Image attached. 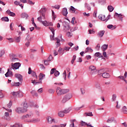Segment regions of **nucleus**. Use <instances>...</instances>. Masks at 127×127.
<instances>
[{"instance_id":"obj_41","label":"nucleus","mask_w":127,"mask_h":127,"mask_svg":"<svg viewBox=\"0 0 127 127\" xmlns=\"http://www.w3.org/2000/svg\"><path fill=\"white\" fill-rule=\"evenodd\" d=\"M107 28H109V29H111V28H113V29H115L116 27L114 26L113 25H108L107 26Z\"/></svg>"},{"instance_id":"obj_16","label":"nucleus","mask_w":127,"mask_h":127,"mask_svg":"<svg viewBox=\"0 0 127 127\" xmlns=\"http://www.w3.org/2000/svg\"><path fill=\"white\" fill-rule=\"evenodd\" d=\"M4 119L6 121H9L10 120V117H9V113L8 112H5Z\"/></svg>"},{"instance_id":"obj_24","label":"nucleus","mask_w":127,"mask_h":127,"mask_svg":"<svg viewBox=\"0 0 127 127\" xmlns=\"http://www.w3.org/2000/svg\"><path fill=\"white\" fill-rule=\"evenodd\" d=\"M113 122H115V118L114 117L109 118L107 120V123L110 124V123H113Z\"/></svg>"},{"instance_id":"obj_50","label":"nucleus","mask_w":127,"mask_h":127,"mask_svg":"<svg viewBox=\"0 0 127 127\" xmlns=\"http://www.w3.org/2000/svg\"><path fill=\"white\" fill-rule=\"evenodd\" d=\"M85 7L88 9V10H91V7L90 6V5L88 3L85 4Z\"/></svg>"},{"instance_id":"obj_38","label":"nucleus","mask_w":127,"mask_h":127,"mask_svg":"<svg viewBox=\"0 0 127 127\" xmlns=\"http://www.w3.org/2000/svg\"><path fill=\"white\" fill-rule=\"evenodd\" d=\"M95 86L96 88H97V89H99V88L102 87H101V84L99 82L96 83L95 84Z\"/></svg>"},{"instance_id":"obj_59","label":"nucleus","mask_w":127,"mask_h":127,"mask_svg":"<svg viewBox=\"0 0 127 127\" xmlns=\"http://www.w3.org/2000/svg\"><path fill=\"white\" fill-rule=\"evenodd\" d=\"M87 125H88V124H87L85 122H84L83 121H81V126H82L83 127H85V126H86V127H87Z\"/></svg>"},{"instance_id":"obj_29","label":"nucleus","mask_w":127,"mask_h":127,"mask_svg":"<svg viewBox=\"0 0 127 127\" xmlns=\"http://www.w3.org/2000/svg\"><path fill=\"white\" fill-rule=\"evenodd\" d=\"M56 40H57L56 43L57 44V47H59L60 46L61 44H60V40L58 39V38H56Z\"/></svg>"},{"instance_id":"obj_34","label":"nucleus","mask_w":127,"mask_h":127,"mask_svg":"<svg viewBox=\"0 0 127 127\" xmlns=\"http://www.w3.org/2000/svg\"><path fill=\"white\" fill-rule=\"evenodd\" d=\"M122 111L124 114H127V108L126 106H124L122 108Z\"/></svg>"},{"instance_id":"obj_62","label":"nucleus","mask_w":127,"mask_h":127,"mask_svg":"<svg viewBox=\"0 0 127 127\" xmlns=\"http://www.w3.org/2000/svg\"><path fill=\"white\" fill-rule=\"evenodd\" d=\"M88 32H89V34H92L95 33V31H94L93 29V30H89Z\"/></svg>"},{"instance_id":"obj_22","label":"nucleus","mask_w":127,"mask_h":127,"mask_svg":"<svg viewBox=\"0 0 127 127\" xmlns=\"http://www.w3.org/2000/svg\"><path fill=\"white\" fill-rule=\"evenodd\" d=\"M65 126H67V124L66 123L64 124H61L60 125H53L52 127H65Z\"/></svg>"},{"instance_id":"obj_37","label":"nucleus","mask_w":127,"mask_h":127,"mask_svg":"<svg viewBox=\"0 0 127 127\" xmlns=\"http://www.w3.org/2000/svg\"><path fill=\"white\" fill-rule=\"evenodd\" d=\"M20 39H21L20 36L15 38V42H16L17 43L20 42Z\"/></svg>"},{"instance_id":"obj_13","label":"nucleus","mask_w":127,"mask_h":127,"mask_svg":"<svg viewBox=\"0 0 127 127\" xmlns=\"http://www.w3.org/2000/svg\"><path fill=\"white\" fill-rule=\"evenodd\" d=\"M47 119L49 124H52V123H54V124H56V123H57L56 121H55V119H52L51 117H48Z\"/></svg>"},{"instance_id":"obj_46","label":"nucleus","mask_w":127,"mask_h":127,"mask_svg":"<svg viewBox=\"0 0 127 127\" xmlns=\"http://www.w3.org/2000/svg\"><path fill=\"white\" fill-rule=\"evenodd\" d=\"M63 77L64 80H66V78L67 77V73H66V70H64L63 73Z\"/></svg>"},{"instance_id":"obj_15","label":"nucleus","mask_w":127,"mask_h":127,"mask_svg":"<svg viewBox=\"0 0 127 127\" xmlns=\"http://www.w3.org/2000/svg\"><path fill=\"white\" fill-rule=\"evenodd\" d=\"M5 77H9L12 76V72H11V68H9L7 69V72L5 74Z\"/></svg>"},{"instance_id":"obj_4","label":"nucleus","mask_w":127,"mask_h":127,"mask_svg":"<svg viewBox=\"0 0 127 127\" xmlns=\"http://www.w3.org/2000/svg\"><path fill=\"white\" fill-rule=\"evenodd\" d=\"M71 98H72V95H71L70 94H67L64 95L63 97V99L61 101L62 104H65V103H66V102H67V101H69V100H70Z\"/></svg>"},{"instance_id":"obj_21","label":"nucleus","mask_w":127,"mask_h":127,"mask_svg":"<svg viewBox=\"0 0 127 127\" xmlns=\"http://www.w3.org/2000/svg\"><path fill=\"white\" fill-rule=\"evenodd\" d=\"M63 14L64 16H66L67 14H68V11H67V8H64L63 9Z\"/></svg>"},{"instance_id":"obj_57","label":"nucleus","mask_w":127,"mask_h":127,"mask_svg":"<svg viewBox=\"0 0 127 127\" xmlns=\"http://www.w3.org/2000/svg\"><path fill=\"white\" fill-rule=\"evenodd\" d=\"M118 78H120L121 79V80H124V81H125V83H126V84L127 83V81L125 79V77L124 76H119Z\"/></svg>"},{"instance_id":"obj_48","label":"nucleus","mask_w":127,"mask_h":127,"mask_svg":"<svg viewBox=\"0 0 127 127\" xmlns=\"http://www.w3.org/2000/svg\"><path fill=\"white\" fill-rule=\"evenodd\" d=\"M70 48H70V47H65L63 49V51H69V50H70Z\"/></svg>"},{"instance_id":"obj_55","label":"nucleus","mask_w":127,"mask_h":127,"mask_svg":"<svg viewBox=\"0 0 127 127\" xmlns=\"http://www.w3.org/2000/svg\"><path fill=\"white\" fill-rule=\"evenodd\" d=\"M55 70H56V69L55 68H53L51 70V71H50L51 75H52V74H54V73H55V72H56Z\"/></svg>"},{"instance_id":"obj_27","label":"nucleus","mask_w":127,"mask_h":127,"mask_svg":"<svg viewBox=\"0 0 127 127\" xmlns=\"http://www.w3.org/2000/svg\"><path fill=\"white\" fill-rule=\"evenodd\" d=\"M45 77V74H43L42 73H40L39 75V80H43V78Z\"/></svg>"},{"instance_id":"obj_51","label":"nucleus","mask_w":127,"mask_h":127,"mask_svg":"<svg viewBox=\"0 0 127 127\" xmlns=\"http://www.w3.org/2000/svg\"><path fill=\"white\" fill-rule=\"evenodd\" d=\"M32 76L33 77H35V78H36V79H37V75H36V73H35V72H34V71L32 72Z\"/></svg>"},{"instance_id":"obj_8","label":"nucleus","mask_w":127,"mask_h":127,"mask_svg":"<svg viewBox=\"0 0 127 127\" xmlns=\"http://www.w3.org/2000/svg\"><path fill=\"white\" fill-rule=\"evenodd\" d=\"M10 61L11 62H15V61H17L18 59L16 58V55H14V54H10L9 55Z\"/></svg>"},{"instance_id":"obj_18","label":"nucleus","mask_w":127,"mask_h":127,"mask_svg":"<svg viewBox=\"0 0 127 127\" xmlns=\"http://www.w3.org/2000/svg\"><path fill=\"white\" fill-rule=\"evenodd\" d=\"M21 17L22 18H24L25 19H27V17H28V14L26 13H22L21 14Z\"/></svg>"},{"instance_id":"obj_1","label":"nucleus","mask_w":127,"mask_h":127,"mask_svg":"<svg viewBox=\"0 0 127 127\" xmlns=\"http://www.w3.org/2000/svg\"><path fill=\"white\" fill-rule=\"evenodd\" d=\"M27 108H28L27 103L24 102L21 105L20 107H17L16 108L15 112L18 114H22L23 113H25V112H27Z\"/></svg>"},{"instance_id":"obj_2","label":"nucleus","mask_w":127,"mask_h":127,"mask_svg":"<svg viewBox=\"0 0 127 127\" xmlns=\"http://www.w3.org/2000/svg\"><path fill=\"white\" fill-rule=\"evenodd\" d=\"M69 89H62L60 87H57L56 93L58 96H62V95H64V94H67L68 93Z\"/></svg>"},{"instance_id":"obj_43","label":"nucleus","mask_w":127,"mask_h":127,"mask_svg":"<svg viewBox=\"0 0 127 127\" xmlns=\"http://www.w3.org/2000/svg\"><path fill=\"white\" fill-rule=\"evenodd\" d=\"M98 93H99V94H103L104 93V90L102 87L98 88Z\"/></svg>"},{"instance_id":"obj_39","label":"nucleus","mask_w":127,"mask_h":127,"mask_svg":"<svg viewBox=\"0 0 127 127\" xmlns=\"http://www.w3.org/2000/svg\"><path fill=\"white\" fill-rule=\"evenodd\" d=\"M108 10H109L110 11V12H112V11H113V10H114V7H113L111 5L108 6Z\"/></svg>"},{"instance_id":"obj_61","label":"nucleus","mask_w":127,"mask_h":127,"mask_svg":"<svg viewBox=\"0 0 127 127\" xmlns=\"http://www.w3.org/2000/svg\"><path fill=\"white\" fill-rule=\"evenodd\" d=\"M54 8H56V9H59L60 8V5H56L54 6H53Z\"/></svg>"},{"instance_id":"obj_30","label":"nucleus","mask_w":127,"mask_h":127,"mask_svg":"<svg viewBox=\"0 0 127 127\" xmlns=\"http://www.w3.org/2000/svg\"><path fill=\"white\" fill-rule=\"evenodd\" d=\"M84 116L85 117H93V114L92 113V112H90L89 113H85L84 114Z\"/></svg>"},{"instance_id":"obj_12","label":"nucleus","mask_w":127,"mask_h":127,"mask_svg":"<svg viewBox=\"0 0 127 127\" xmlns=\"http://www.w3.org/2000/svg\"><path fill=\"white\" fill-rule=\"evenodd\" d=\"M33 117V114L32 113L27 114L26 116H24L22 117V120H24V119H31Z\"/></svg>"},{"instance_id":"obj_52","label":"nucleus","mask_w":127,"mask_h":127,"mask_svg":"<svg viewBox=\"0 0 127 127\" xmlns=\"http://www.w3.org/2000/svg\"><path fill=\"white\" fill-rule=\"evenodd\" d=\"M40 120L37 119H33L32 120H31V122L32 123H36L37 122H39Z\"/></svg>"},{"instance_id":"obj_3","label":"nucleus","mask_w":127,"mask_h":127,"mask_svg":"<svg viewBox=\"0 0 127 127\" xmlns=\"http://www.w3.org/2000/svg\"><path fill=\"white\" fill-rule=\"evenodd\" d=\"M99 73H101L103 78H105L106 79H108L110 78V77H111V75H110V73L107 72V68H103V69H100L99 71Z\"/></svg>"},{"instance_id":"obj_7","label":"nucleus","mask_w":127,"mask_h":127,"mask_svg":"<svg viewBox=\"0 0 127 127\" xmlns=\"http://www.w3.org/2000/svg\"><path fill=\"white\" fill-rule=\"evenodd\" d=\"M40 15L42 16L43 19H45V15L46 14V8H42L40 10Z\"/></svg>"},{"instance_id":"obj_9","label":"nucleus","mask_w":127,"mask_h":127,"mask_svg":"<svg viewBox=\"0 0 127 127\" xmlns=\"http://www.w3.org/2000/svg\"><path fill=\"white\" fill-rule=\"evenodd\" d=\"M11 95L13 96V97H16L18 95H19V97H23V94L20 91H17V92H13L11 93Z\"/></svg>"},{"instance_id":"obj_54","label":"nucleus","mask_w":127,"mask_h":127,"mask_svg":"<svg viewBox=\"0 0 127 127\" xmlns=\"http://www.w3.org/2000/svg\"><path fill=\"white\" fill-rule=\"evenodd\" d=\"M70 9L72 11V12H75L76 11V9L73 7V6H71L70 7Z\"/></svg>"},{"instance_id":"obj_60","label":"nucleus","mask_w":127,"mask_h":127,"mask_svg":"<svg viewBox=\"0 0 127 127\" xmlns=\"http://www.w3.org/2000/svg\"><path fill=\"white\" fill-rule=\"evenodd\" d=\"M52 59H53V57H52V55H50V56L48 57V61L50 62L51 61V60H52Z\"/></svg>"},{"instance_id":"obj_14","label":"nucleus","mask_w":127,"mask_h":127,"mask_svg":"<svg viewBox=\"0 0 127 127\" xmlns=\"http://www.w3.org/2000/svg\"><path fill=\"white\" fill-rule=\"evenodd\" d=\"M15 77L18 79L20 82H21V81L23 80V78H22V75L19 73L15 74Z\"/></svg>"},{"instance_id":"obj_33","label":"nucleus","mask_w":127,"mask_h":127,"mask_svg":"<svg viewBox=\"0 0 127 127\" xmlns=\"http://www.w3.org/2000/svg\"><path fill=\"white\" fill-rule=\"evenodd\" d=\"M11 106H12V101L10 100L9 103L7 104V107L10 109V108H11Z\"/></svg>"},{"instance_id":"obj_20","label":"nucleus","mask_w":127,"mask_h":127,"mask_svg":"<svg viewBox=\"0 0 127 127\" xmlns=\"http://www.w3.org/2000/svg\"><path fill=\"white\" fill-rule=\"evenodd\" d=\"M93 49L90 47H87L86 48L84 53H88V52H93Z\"/></svg>"},{"instance_id":"obj_40","label":"nucleus","mask_w":127,"mask_h":127,"mask_svg":"<svg viewBox=\"0 0 127 127\" xmlns=\"http://www.w3.org/2000/svg\"><path fill=\"white\" fill-rule=\"evenodd\" d=\"M70 122L72 124H71L70 125H69V127H74V122H76V120H70Z\"/></svg>"},{"instance_id":"obj_5","label":"nucleus","mask_w":127,"mask_h":127,"mask_svg":"<svg viewBox=\"0 0 127 127\" xmlns=\"http://www.w3.org/2000/svg\"><path fill=\"white\" fill-rule=\"evenodd\" d=\"M21 66V64L20 63H11V66H10V68H11V69H13V70H17V69H19V67Z\"/></svg>"},{"instance_id":"obj_19","label":"nucleus","mask_w":127,"mask_h":127,"mask_svg":"<svg viewBox=\"0 0 127 127\" xmlns=\"http://www.w3.org/2000/svg\"><path fill=\"white\" fill-rule=\"evenodd\" d=\"M109 47L108 45L104 44L101 47V49L103 51H106L107 49H108V47Z\"/></svg>"},{"instance_id":"obj_6","label":"nucleus","mask_w":127,"mask_h":127,"mask_svg":"<svg viewBox=\"0 0 127 127\" xmlns=\"http://www.w3.org/2000/svg\"><path fill=\"white\" fill-rule=\"evenodd\" d=\"M98 17L100 20H102L103 21H107L110 19V18H111V15H108L107 18H106V16L104 15H100Z\"/></svg>"},{"instance_id":"obj_36","label":"nucleus","mask_w":127,"mask_h":127,"mask_svg":"<svg viewBox=\"0 0 127 127\" xmlns=\"http://www.w3.org/2000/svg\"><path fill=\"white\" fill-rule=\"evenodd\" d=\"M115 16H118L119 18H123V15L122 14H118L117 12L115 13Z\"/></svg>"},{"instance_id":"obj_11","label":"nucleus","mask_w":127,"mask_h":127,"mask_svg":"<svg viewBox=\"0 0 127 127\" xmlns=\"http://www.w3.org/2000/svg\"><path fill=\"white\" fill-rule=\"evenodd\" d=\"M49 28L53 33V36H50L51 40H54V36L55 35L54 28L52 27H49Z\"/></svg>"},{"instance_id":"obj_10","label":"nucleus","mask_w":127,"mask_h":127,"mask_svg":"<svg viewBox=\"0 0 127 127\" xmlns=\"http://www.w3.org/2000/svg\"><path fill=\"white\" fill-rule=\"evenodd\" d=\"M89 71H90L91 74H94L95 72H96L97 69L96 68V66L94 65H90L89 67Z\"/></svg>"},{"instance_id":"obj_32","label":"nucleus","mask_w":127,"mask_h":127,"mask_svg":"<svg viewBox=\"0 0 127 127\" xmlns=\"http://www.w3.org/2000/svg\"><path fill=\"white\" fill-rule=\"evenodd\" d=\"M5 53V51L4 50H2L0 51V57H2L3 55H4V54Z\"/></svg>"},{"instance_id":"obj_31","label":"nucleus","mask_w":127,"mask_h":127,"mask_svg":"<svg viewBox=\"0 0 127 127\" xmlns=\"http://www.w3.org/2000/svg\"><path fill=\"white\" fill-rule=\"evenodd\" d=\"M31 94H32L33 96H35L36 97H37L38 96V94H37V93H36V91H35V90H32V91H31Z\"/></svg>"},{"instance_id":"obj_42","label":"nucleus","mask_w":127,"mask_h":127,"mask_svg":"<svg viewBox=\"0 0 127 127\" xmlns=\"http://www.w3.org/2000/svg\"><path fill=\"white\" fill-rule=\"evenodd\" d=\"M42 19H43V17L41 15H40V16L37 18L38 21H39L40 22H42L43 21Z\"/></svg>"},{"instance_id":"obj_58","label":"nucleus","mask_w":127,"mask_h":127,"mask_svg":"<svg viewBox=\"0 0 127 127\" xmlns=\"http://www.w3.org/2000/svg\"><path fill=\"white\" fill-rule=\"evenodd\" d=\"M60 74V73L58 70H56V71L55 72V76H56V77L59 76Z\"/></svg>"},{"instance_id":"obj_64","label":"nucleus","mask_w":127,"mask_h":127,"mask_svg":"<svg viewBox=\"0 0 127 127\" xmlns=\"http://www.w3.org/2000/svg\"><path fill=\"white\" fill-rule=\"evenodd\" d=\"M15 127H22V125L20 124H16L15 125Z\"/></svg>"},{"instance_id":"obj_26","label":"nucleus","mask_w":127,"mask_h":127,"mask_svg":"<svg viewBox=\"0 0 127 127\" xmlns=\"http://www.w3.org/2000/svg\"><path fill=\"white\" fill-rule=\"evenodd\" d=\"M20 85H21V84L19 82H12L11 83V86H14L15 87H19Z\"/></svg>"},{"instance_id":"obj_44","label":"nucleus","mask_w":127,"mask_h":127,"mask_svg":"<svg viewBox=\"0 0 127 127\" xmlns=\"http://www.w3.org/2000/svg\"><path fill=\"white\" fill-rule=\"evenodd\" d=\"M42 23L44 26H48V22L47 21H42Z\"/></svg>"},{"instance_id":"obj_17","label":"nucleus","mask_w":127,"mask_h":127,"mask_svg":"<svg viewBox=\"0 0 127 127\" xmlns=\"http://www.w3.org/2000/svg\"><path fill=\"white\" fill-rule=\"evenodd\" d=\"M104 34H105V31L101 30L98 33L97 35L98 37H103V36H104Z\"/></svg>"},{"instance_id":"obj_23","label":"nucleus","mask_w":127,"mask_h":127,"mask_svg":"<svg viewBox=\"0 0 127 127\" xmlns=\"http://www.w3.org/2000/svg\"><path fill=\"white\" fill-rule=\"evenodd\" d=\"M95 57H99V58H102L103 55L101 54L100 52H97L95 54Z\"/></svg>"},{"instance_id":"obj_53","label":"nucleus","mask_w":127,"mask_h":127,"mask_svg":"<svg viewBox=\"0 0 127 127\" xmlns=\"http://www.w3.org/2000/svg\"><path fill=\"white\" fill-rule=\"evenodd\" d=\"M48 92L50 94H54V92H55V91L53 89H49Z\"/></svg>"},{"instance_id":"obj_28","label":"nucleus","mask_w":127,"mask_h":127,"mask_svg":"<svg viewBox=\"0 0 127 127\" xmlns=\"http://www.w3.org/2000/svg\"><path fill=\"white\" fill-rule=\"evenodd\" d=\"M64 111H60L58 113V116L59 117H60V118H63V117H64Z\"/></svg>"},{"instance_id":"obj_25","label":"nucleus","mask_w":127,"mask_h":127,"mask_svg":"<svg viewBox=\"0 0 127 127\" xmlns=\"http://www.w3.org/2000/svg\"><path fill=\"white\" fill-rule=\"evenodd\" d=\"M6 13L10 16H15V13L11 12L9 10H7Z\"/></svg>"},{"instance_id":"obj_56","label":"nucleus","mask_w":127,"mask_h":127,"mask_svg":"<svg viewBox=\"0 0 127 127\" xmlns=\"http://www.w3.org/2000/svg\"><path fill=\"white\" fill-rule=\"evenodd\" d=\"M63 51V49L60 48L58 51V52L59 53L60 55L62 54V51Z\"/></svg>"},{"instance_id":"obj_45","label":"nucleus","mask_w":127,"mask_h":127,"mask_svg":"<svg viewBox=\"0 0 127 127\" xmlns=\"http://www.w3.org/2000/svg\"><path fill=\"white\" fill-rule=\"evenodd\" d=\"M116 99H117V95L114 94L112 96V102H115V101H116Z\"/></svg>"},{"instance_id":"obj_49","label":"nucleus","mask_w":127,"mask_h":127,"mask_svg":"<svg viewBox=\"0 0 127 127\" xmlns=\"http://www.w3.org/2000/svg\"><path fill=\"white\" fill-rule=\"evenodd\" d=\"M63 112H64V114H68L70 112V108L65 109Z\"/></svg>"},{"instance_id":"obj_63","label":"nucleus","mask_w":127,"mask_h":127,"mask_svg":"<svg viewBox=\"0 0 127 127\" xmlns=\"http://www.w3.org/2000/svg\"><path fill=\"white\" fill-rule=\"evenodd\" d=\"M32 24L34 25V26H36V24L34 22V18H32Z\"/></svg>"},{"instance_id":"obj_35","label":"nucleus","mask_w":127,"mask_h":127,"mask_svg":"<svg viewBox=\"0 0 127 127\" xmlns=\"http://www.w3.org/2000/svg\"><path fill=\"white\" fill-rule=\"evenodd\" d=\"M2 21H8L9 19L7 17H3L1 18Z\"/></svg>"},{"instance_id":"obj_47","label":"nucleus","mask_w":127,"mask_h":127,"mask_svg":"<svg viewBox=\"0 0 127 127\" xmlns=\"http://www.w3.org/2000/svg\"><path fill=\"white\" fill-rule=\"evenodd\" d=\"M27 3H28L29 4H30V5H33L35 3L34 2H32V1L30 0H27Z\"/></svg>"}]
</instances>
